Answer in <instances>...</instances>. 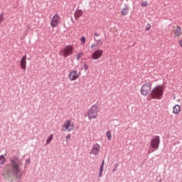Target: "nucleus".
Wrapping results in <instances>:
<instances>
[{
  "mask_svg": "<svg viewBox=\"0 0 182 182\" xmlns=\"http://www.w3.org/2000/svg\"><path fill=\"white\" fill-rule=\"evenodd\" d=\"M5 163V156L4 155L0 156V164L2 165Z\"/></svg>",
  "mask_w": 182,
  "mask_h": 182,
  "instance_id": "aec40b11",
  "label": "nucleus"
},
{
  "mask_svg": "<svg viewBox=\"0 0 182 182\" xmlns=\"http://www.w3.org/2000/svg\"><path fill=\"white\" fill-rule=\"evenodd\" d=\"M181 109V107H180V105H176L173 108V113H174V114H178V113H180Z\"/></svg>",
  "mask_w": 182,
  "mask_h": 182,
  "instance_id": "2eb2a0df",
  "label": "nucleus"
},
{
  "mask_svg": "<svg viewBox=\"0 0 182 182\" xmlns=\"http://www.w3.org/2000/svg\"><path fill=\"white\" fill-rule=\"evenodd\" d=\"M97 43H100L101 45H103V41H102V39H99L97 41Z\"/></svg>",
  "mask_w": 182,
  "mask_h": 182,
  "instance_id": "c756f323",
  "label": "nucleus"
},
{
  "mask_svg": "<svg viewBox=\"0 0 182 182\" xmlns=\"http://www.w3.org/2000/svg\"><path fill=\"white\" fill-rule=\"evenodd\" d=\"M160 146V136H155L151 141V147L155 149V150H159Z\"/></svg>",
  "mask_w": 182,
  "mask_h": 182,
  "instance_id": "0eeeda50",
  "label": "nucleus"
},
{
  "mask_svg": "<svg viewBox=\"0 0 182 182\" xmlns=\"http://www.w3.org/2000/svg\"><path fill=\"white\" fill-rule=\"evenodd\" d=\"M68 77L71 81H74V80H76L77 79H79V75L77 74V70H72L70 73Z\"/></svg>",
  "mask_w": 182,
  "mask_h": 182,
  "instance_id": "9b49d317",
  "label": "nucleus"
},
{
  "mask_svg": "<svg viewBox=\"0 0 182 182\" xmlns=\"http://www.w3.org/2000/svg\"><path fill=\"white\" fill-rule=\"evenodd\" d=\"M26 163H28V164L31 163V159H26Z\"/></svg>",
  "mask_w": 182,
  "mask_h": 182,
  "instance_id": "2f4dec72",
  "label": "nucleus"
},
{
  "mask_svg": "<svg viewBox=\"0 0 182 182\" xmlns=\"http://www.w3.org/2000/svg\"><path fill=\"white\" fill-rule=\"evenodd\" d=\"M102 55L103 50H97L91 55V59H92V60H97V59H100V58H102Z\"/></svg>",
  "mask_w": 182,
  "mask_h": 182,
  "instance_id": "6e6552de",
  "label": "nucleus"
},
{
  "mask_svg": "<svg viewBox=\"0 0 182 182\" xmlns=\"http://www.w3.org/2000/svg\"><path fill=\"white\" fill-rule=\"evenodd\" d=\"M83 68L85 69V70H87V69H89V66H87L86 63L83 64Z\"/></svg>",
  "mask_w": 182,
  "mask_h": 182,
  "instance_id": "c85d7f7f",
  "label": "nucleus"
},
{
  "mask_svg": "<svg viewBox=\"0 0 182 182\" xmlns=\"http://www.w3.org/2000/svg\"><path fill=\"white\" fill-rule=\"evenodd\" d=\"M14 174H16V180H22V174H19L22 170V161L18 156H14L11 159V164Z\"/></svg>",
  "mask_w": 182,
  "mask_h": 182,
  "instance_id": "f257e3e1",
  "label": "nucleus"
},
{
  "mask_svg": "<svg viewBox=\"0 0 182 182\" xmlns=\"http://www.w3.org/2000/svg\"><path fill=\"white\" fill-rule=\"evenodd\" d=\"M53 139V134H51L49 135L48 138L47 139L46 141V144H50V141H52Z\"/></svg>",
  "mask_w": 182,
  "mask_h": 182,
  "instance_id": "a211bd4d",
  "label": "nucleus"
},
{
  "mask_svg": "<svg viewBox=\"0 0 182 182\" xmlns=\"http://www.w3.org/2000/svg\"><path fill=\"white\" fill-rule=\"evenodd\" d=\"M97 109V105H94L87 110L89 120H93V119H96V117H97V113L99 112Z\"/></svg>",
  "mask_w": 182,
  "mask_h": 182,
  "instance_id": "7ed1b4c3",
  "label": "nucleus"
},
{
  "mask_svg": "<svg viewBox=\"0 0 182 182\" xmlns=\"http://www.w3.org/2000/svg\"><path fill=\"white\" fill-rule=\"evenodd\" d=\"M95 36L97 37V36H100V34L97 33V32L95 33Z\"/></svg>",
  "mask_w": 182,
  "mask_h": 182,
  "instance_id": "7c9ffc66",
  "label": "nucleus"
},
{
  "mask_svg": "<svg viewBox=\"0 0 182 182\" xmlns=\"http://www.w3.org/2000/svg\"><path fill=\"white\" fill-rule=\"evenodd\" d=\"M127 14H129V6H125L124 8L122 11V15H123L124 16H126V15H127Z\"/></svg>",
  "mask_w": 182,
  "mask_h": 182,
  "instance_id": "dca6fc26",
  "label": "nucleus"
},
{
  "mask_svg": "<svg viewBox=\"0 0 182 182\" xmlns=\"http://www.w3.org/2000/svg\"><path fill=\"white\" fill-rule=\"evenodd\" d=\"M147 5H149L147 1H143L141 4V6H147Z\"/></svg>",
  "mask_w": 182,
  "mask_h": 182,
  "instance_id": "393cba45",
  "label": "nucleus"
},
{
  "mask_svg": "<svg viewBox=\"0 0 182 182\" xmlns=\"http://www.w3.org/2000/svg\"><path fill=\"white\" fill-rule=\"evenodd\" d=\"M164 93V87L162 85H156L151 91V97L152 99H158L160 100L163 97V94Z\"/></svg>",
  "mask_w": 182,
  "mask_h": 182,
  "instance_id": "f03ea898",
  "label": "nucleus"
},
{
  "mask_svg": "<svg viewBox=\"0 0 182 182\" xmlns=\"http://www.w3.org/2000/svg\"><path fill=\"white\" fill-rule=\"evenodd\" d=\"M75 129V125L71 124V121L67 119L63 124V132H72Z\"/></svg>",
  "mask_w": 182,
  "mask_h": 182,
  "instance_id": "39448f33",
  "label": "nucleus"
},
{
  "mask_svg": "<svg viewBox=\"0 0 182 182\" xmlns=\"http://www.w3.org/2000/svg\"><path fill=\"white\" fill-rule=\"evenodd\" d=\"M82 15H83V11L82 10H76L74 14L75 19H79Z\"/></svg>",
  "mask_w": 182,
  "mask_h": 182,
  "instance_id": "ddd939ff",
  "label": "nucleus"
},
{
  "mask_svg": "<svg viewBox=\"0 0 182 182\" xmlns=\"http://www.w3.org/2000/svg\"><path fill=\"white\" fill-rule=\"evenodd\" d=\"M94 41H96V38H94Z\"/></svg>",
  "mask_w": 182,
  "mask_h": 182,
  "instance_id": "72a5a7b5",
  "label": "nucleus"
},
{
  "mask_svg": "<svg viewBox=\"0 0 182 182\" xmlns=\"http://www.w3.org/2000/svg\"><path fill=\"white\" fill-rule=\"evenodd\" d=\"M106 136L108 140H112V133L110 132V131H107Z\"/></svg>",
  "mask_w": 182,
  "mask_h": 182,
  "instance_id": "6ab92c4d",
  "label": "nucleus"
},
{
  "mask_svg": "<svg viewBox=\"0 0 182 182\" xmlns=\"http://www.w3.org/2000/svg\"><path fill=\"white\" fill-rule=\"evenodd\" d=\"M82 56H83V53H78V54L77 55L76 60H80V58H81Z\"/></svg>",
  "mask_w": 182,
  "mask_h": 182,
  "instance_id": "412c9836",
  "label": "nucleus"
},
{
  "mask_svg": "<svg viewBox=\"0 0 182 182\" xmlns=\"http://www.w3.org/2000/svg\"><path fill=\"white\" fill-rule=\"evenodd\" d=\"M70 137H72V135L70 134H68L66 136V139H65V141L68 143V141H69V140H70Z\"/></svg>",
  "mask_w": 182,
  "mask_h": 182,
  "instance_id": "4be33fe9",
  "label": "nucleus"
},
{
  "mask_svg": "<svg viewBox=\"0 0 182 182\" xmlns=\"http://www.w3.org/2000/svg\"><path fill=\"white\" fill-rule=\"evenodd\" d=\"M4 21V14H0V23Z\"/></svg>",
  "mask_w": 182,
  "mask_h": 182,
  "instance_id": "bb28decb",
  "label": "nucleus"
},
{
  "mask_svg": "<svg viewBox=\"0 0 182 182\" xmlns=\"http://www.w3.org/2000/svg\"><path fill=\"white\" fill-rule=\"evenodd\" d=\"M158 182H161V179H159V180L158 181Z\"/></svg>",
  "mask_w": 182,
  "mask_h": 182,
  "instance_id": "473e14b6",
  "label": "nucleus"
},
{
  "mask_svg": "<svg viewBox=\"0 0 182 182\" xmlns=\"http://www.w3.org/2000/svg\"><path fill=\"white\" fill-rule=\"evenodd\" d=\"M99 151H100V145L96 143L92 146L90 154H93V156H97V154H99Z\"/></svg>",
  "mask_w": 182,
  "mask_h": 182,
  "instance_id": "9d476101",
  "label": "nucleus"
},
{
  "mask_svg": "<svg viewBox=\"0 0 182 182\" xmlns=\"http://www.w3.org/2000/svg\"><path fill=\"white\" fill-rule=\"evenodd\" d=\"M117 167H119V164L117 163L114 164V168L112 170L113 173H114L117 170Z\"/></svg>",
  "mask_w": 182,
  "mask_h": 182,
  "instance_id": "5701e85b",
  "label": "nucleus"
},
{
  "mask_svg": "<svg viewBox=\"0 0 182 182\" xmlns=\"http://www.w3.org/2000/svg\"><path fill=\"white\" fill-rule=\"evenodd\" d=\"M174 35L176 38H179V36H181V28L180 27V26H177Z\"/></svg>",
  "mask_w": 182,
  "mask_h": 182,
  "instance_id": "4468645a",
  "label": "nucleus"
},
{
  "mask_svg": "<svg viewBox=\"0 0 182 182\" xmlns=\"http://www.w3.org/2000/svg\"><path fill=\"white\" fill-rule=\"evenodd\" d=\"M20 65L23 70H26V55H23L21 58Z\"/></svg>",
  "mask_w": 182,
  "mask_h": 182,
  "instance_id": "f8f14e48",
  "label": "nucleus"
},
{
  "mask_svg": "<svg viewBox=\"0 0 182 182\" xmlns=\"http://www.w3.org/2000/svg\"><path fill=\"white\" fill-rule=\"evenodd\" d=\"M105 166V161H102L100 168V172H99V175L98 177H102V174L103 173V167Z\"/></svg>",
  "mask_w": 182,
  "mask_h": 182,
  "instance_id": "f3484780",
  "label": "nucleus"
},
{
  "mask_svg": "<svg viewBox=\"0 0 182 182\" xmlns=\"http://www.w3.org/2000/svg\"><path fill=\"white\" fill-rule=\"evenodd\" d=\"M151 28V26L150 25V23H148L146 26V29L145 31H150V28Z\"/></svg>",
  "mask_w": 182,
  "mask_h": 182,
  "instance_id": "a878e982",
  "label": "nucleus"
},
{
  "mask_svg": "<svg viewBox=\"0 0 182 182\" xmlns=\"http://www.w3.org/2000/svg\"><path fill=\"white\" fill-rule=\"evenodd\" d=\"M80 41L82 43H86V38L85 36L81 37Z\"/></svg>",
  "mask_w": 182,
  "mask_h": 182,
  "instance_id": "b1692460",
  "label": "nucleus"
},
{
  "mask_svg": "<svg viewBox=\"0 0 182 182\" xmlns=\"http://www.w3.org/2000/svg\"><path fill=\"white\" fill-rule=\"evenodd\" d=\"M99 45H100V43H97L95 44H92L91 46V49H93V48H96V46H99Z\"/></svg>",
  "mask_w": 182,
  "mask_h": 182,
  "instance_id": "cd10ccee",
  "label": "nucleus"
},
{
  "mask_svg": "<svg viewBox=\"0 0 182 182\" xmlns=\"http://www.w3.org/2000/svg\"><path fill=\"white\" fill-rule=\"evenodd\" d=\"M72 53H73V48L72 47V46H67L61 50V55H63L64 58H68V56H70Z\"/></svg>",
  "mask_w": 182,
  "mask_h": 182,
  "instance_id": "423d86ee",
  "label": "nucleus"
},
{
  "mask_svg": "<svg viewBox=\"0 0 182 182\" xmlns=\"http://www.w3.org/2000/svg\"><path fill=\"white\" fill-rule=\"evenodd\" d=\"M59 18H60V16L58 14H55L53 16L52 20L50 21L51 28H56L58 25H59Z\"/></svg>",
  "mask_w": 182,
  "mask_h": 182,
  "instance_id": "1a4fd4ad",
  "label": "nucleus"
},
{
  "mask_svg": "<svg viewBox=\"0 0 182 182\" xmlns=\"http://www.w3.org/2000/svg\"><path fill=\"white\" fill-rule=\"evenodd\" d=\"M152 84L151 82L144 83L141 87V94L142 96H147L151 92Z\"/></svg>",
  "mask_w": 182,
  "mask_h": 182,
  "instance_id": "20e7f679",
  "label": "nucleus"
}]
</instances>
